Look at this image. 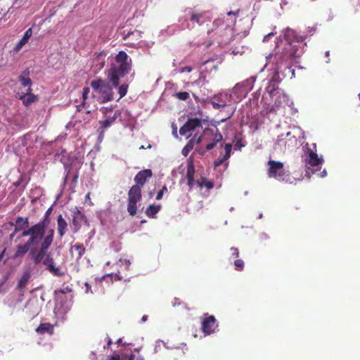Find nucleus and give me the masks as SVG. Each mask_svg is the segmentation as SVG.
<instances>
[{
    "mask_svg": "<svg viewBox=\"0 0 360 360\" xmlns=\"http://www.w3.org/2000/svg\"><path fill=\"white\" fill-rule=\"evenodd\" d=\"M202 18V13H196L193 12L191 17V21H192L193 22H196L200 25L201 23L200 20Z\"/></svg>",
    "mask_w": 360,
    "mask_h": 360,
    "instance_id": "39",
    "label": "nucleus"
},
{
    "mask_svg": "<svg viewBox=\"0 0 360 360\" xmlns=\"http://www.w3.org/2000/svg\"><path fill=\"white\" fill-rule=\"evenodd\" d=\"M52 212V207H49L45 212L44 216L40 221L37 224L40 225H43L44 227H47L50 224V214Z\"/></svg>",
    "mask_w": 360,
    "mask_h": 360,
    "instance_id": "31",
    "label": "nucleus"
},
{
    "mask_svg": "<svg viewBox=\"0 0 360 360\" xmlns=\"http://www.w3.org/2000/svg\"><path fill=\"white\" fill-rule=\"evenodd\" d=\"M176 97L181 101H186L189 98V94L186 91L178 92Z\"/></svg>",
    "mask_w": 360,
    "mask_h": 360,
    "instance_id": "40",
    "label": "nucleus"
},
{
    "mask_svg": "<svg viewBox=\"0 0 360 360\" xmlns=\"http://www.w3.org/2000/svg\"><path fill=\"white\" fill-rule=\"evenodd\" d=\"M234 266L237 271H242L244 268V262L242 259H236L234 261Z\"/></svg>",
    "mask_w": 360,
    "mask_h": 360,
    "instance_id": "41",
    "label": "nucleus"
},
{
    "mask_svg": "<svg viewBox=\"0 0 360 360\" xmlns=\"http://www.w3.org/2000/svg\"><path fill=\"white\" fill-rule=\"evenodd\" d=\"M141 199V188L139 185L132 186L128 191L127 211L131 216L136 214L137 202Z\"/></svg>",
    "mask_w": 360,
    "mask_h": 360,
    "instance_id": "6",
    "label": "nucleus"
},
{
    "mask_svg": "<svg viewBox=\"0 0 360 360\" xmlns=\"http://www.w3.org/2000/svg\"><path fill=\"white\" fill-rule=\"evenodd\" d=\"M168 191V189H167V187L166 185H164L162 188V189L158 193L156 197H155V199L159 200H161L162 196H163V194L165 193H167Z\"/></svg>",
    "mask_w": 360,
    "mask_h": 360,
    "instance_id": "42",
    "label": "nucleus"
},
{
    "mask_svg": "<svg viewBox=\"0 0 360 360\" xmlns=\"http://www.w3.org/2000/svg\"><path fill=\"white\" fill-rule=\"evenodd\" d=\"M228 165H229V163H228V162H226V163L225 164L226 167H228Z\"/></svg>",
    "mask_w": 360,
    "mask_h": 360,
    "instance_id": "56",
    "label": "nucleus"
},
{
    "mask_svg": "<svg viewBox=\"0 0 360 360\" xmlns=\"http://www.w3.org/2000/svg\"><path fill=\"white\" fill-rule=\"evenodd\" d=\"M73 216H78L79 217H80V219H85L86 222L87 221L86 216L84 214H82L81 212V211L79 210H78L77 208H76V210L74 211Z\"/></svg>",
    "mask_w": 360,
    "mask_h": 360,
    "instance_id": "43",
    "label": "nucleus"
},
{
    "mask_svg": "<svg viewBox=\"0 0 360 360\" xmlns=\"http://www.w3.org/2000/svg\"><path fill=\"white\" fill-rule=\"evenodd\" d=\"M210 103L215 110L228 107L226 104V95L219 94L213 96L210 99Z\"/></svg>",
    "mask_w": 360,
    "mask_h": 360,
    "instance_id": "14",
    "label": "nucleus"
},
{
    "mask_svg": "<svg viewBox=\"0 0 360 360\" xmlns=\"http://www.w3.org/2000/svg\"><path fill=\"white\" fill-rule=\"evenodd\" d=\"M32 28L27 29L25 31L22 38L15 45V46L14 48V51H15L17 52L19 51L22 48V46H25L28 42V40L32 37Z\"/></svg>",
    "mask_w": 360,
    "mask_h": 360,
    "instance_id": "23",
    "label": "nucleus"
},
{
    "mask_svg": "<svg viewBox=\"0 0 360 360\" xmlns=\"http://www.w3.org/2000/svg\"><path fill=\"white\" fill-rule=\"evenodd\" d=\"M269 169H268V176L270 178H275L278 180H283L284 179V168L283 164L281 162H277L275 160H269L268 162Z\"/></svg>",
    "mask_w": 360,
    "mask_h": 360,
    "instance_id": "8",
    "label": "nucleus"
},
{
    "mask_svg": "<svg viewBox=\"0 0 360 360\" xmlns=\"http://www.w3.org/2000/svg\"><path fill=\"white\" fill-rule=\"evenodd\" d=\"M218 327L217 320L212 315L208 314H204V318L201 323V329L205 335L214 333Z\"/></svg>",
    "mask_w": 360,
    "mask_h": 360,
    "instance_id": "9",
    "label": "nucleus"
},
{
    "mask_svg": "<svg viewBox=\"0 0 360 360\" xmlns=\"http://www.w3.org/2000/svg\"><path fill=\"white\" fill-rule=\"evenodd\" d=\"M18 80L22 86H28V88H31L32 80L30 77L29 69H26L22 72V74L18 77Z\"/></svg>",
    "mask_w": 360,
    "mask_h": 360,
    "instance_id": "25",
    "label": "nucleus"
},
{
    "mask_svg": "<svg viewBox=\"0 0 360 360\" xmlns=\"http://www.w3.org/2000/svg\"><path fill=\"white\" fill-rule=\"evenodd\" d=\"M109 79H103L101 78H96L91 81L90 86L95 93L94 96L96 97L97 101L100 103L109 102L113 99V89L112 84Z\"/></svg>",
    "mask_w": 360,
    "mask_h": 360,
    "instance_id": "3",
    "label": "nucleus"
},
{
    "mask_svg": "<svg viewBox=\"0 0 360 360\" xmlns=\"http://www.w3.org/2000/svg\"><path fill=\"white\" fill-rule=\"evenodd\" d=\"M146 319H147V316H143L142 317V321H145Z\"/></svg>",
    "mask_w": 360,
    "mask_h": 360,
    "instance_id": "52",
    "label": "nucleus"
},
{
    "mask_svg": "<svg viewBox=\"0 0 360 360\" xmlns=\"http://www.w3.org/2000/svg\"><path fill=\"white\" fill-rule=\"evenodd\" d=\"M202 127L201 120L198 118L189 119L179 129V134L186 138L191 136V132Z\"/></svg>",
    "mask_w": 360,
    "mask_h": 360,
    "instance_id": "10",
    "label": "nucleus"
},
{
    "mask_svg": "<svg viewBox=\"0 0 360 360\" xmlns=\"http://www.w3.org/2000/svg\"><path fill=\"white\" fill-rule=\"evenodd\" d=\"M202 141V136H198L197 134H195L191 139L188 141V142L186 143V145L184 146V148L182 150V153L184 155H187L188 153L193 150L194 145L195 143H199Z\"/></svg>",
    "mask_w": 360,
    "mask_h": 360,
    "instance_id": "21",
    "label": "nucleus"
},
{
    "mask_svg": "<svg viewBox=\"0 0 360 360\" xmlns=\"http://www.w3.org/2000/svg\"><path fill=\"white\" fill-rule=\"evenodd\" d=\"M115 60V63H112L110 68L105 71V75L107 79H109L113 86L117 87L119 86L120 78L131 71L132 61L124 51H119Z\"/></svg>",
    "mask_w": 360,
    "mask_h": 360,
    "instance_id": "1",
    "label": "nucleus"
},
{
    "mask_svg": "<svg viewBox=\"0 0 360 360\" xmlns=\"http://www.w3.org/2000/svg\"><path fill=\"white\" fill-rule=\"evenodd\" d=\"M145 222H146L145 220L141 221V223H145Z\"/></svg>",
    "mask_w": 360,
    "mask_h": 360,
    "instance_id": "58",
    "label": "nucleus"
},
{
    "mask_svg": "<svg viewBox=\"0 0 360 360\" xmlns=\"http://www.w3.org/2000/svg\"><path fill=\"white\" fill-rule=\"evenodd\" d=\"M281 72V68L280 67H276V72H274L271 81L276 83L280 82L282 80V78L280 77V73Z\"/></svg>",
    "mask_w": 360,
    "mask_h": 360,
    "instance_id": "38",
    "label": "nucleus"
},
{
    "mask_svg": "<svg viewBox=\"0 0 360 360\" xmlns=\"http://www.w3.org/2000/svg\"><path fill=\"white\" fill-rule=\"evenodd\" d=\"M72 291V289L70 288H69L68 286H67L66 288H63V289H60L59 290V292L62 294H65L68 292H71Z\"/></svg>",
    "mask_w": 360,
    "mask_h": 360,
    "instance_id": "46",
    "label": "nucleus"
},
{
    "mask_svg": "<svg viewBox=\"0 0 360 360\" xmlns=\"http://www.w3.org/2000/svg\"><path fill=\"white\" fill-rule=\"evenodd\" d=\"M112 343V340L110 338H107V345L104 346V348H109Z\"/></svg>",
    "mask_w": 360,
    "mask_h": 360,
    "instance_id": "49",
    "label": "nucleus"
},
{
    "mask_svg": "<svg viewBox=\"0 0 360 360\" xmlns=\"http://www.w3.org/2000/svg\"><path fill=\"white\" fill-rule=\"evenodd\" d=\"M255 80L254 77H250L242 82L237 83L234 86L233 90L237 92L241 89L242 93H248L252 89Z\"/></svg>",
    "mask_w": 360,
    "mask_h": 360,
    "instance_id": "15",
    "label": "nucleus"
},
{
    "mask_svg": "<svg viewBox=\"0 0 360 360\" xmlns=\"http://www.w3.org/2000/svg\"><path fill=\"white\" fill-rule=\"evenodd\" d=\"M135 356L134 354H131L129 356L126 354L122 355L120 356L119 354H114L112 356H108L106 360H134Z\"/></svg>",
    "mask_w": 360,
    "mask_h": 360,
    "instance_id": "32",
    "label": "nucleus"
},
{
    "mask_svg": "<svg viewBox=\"0 0 360 360\" xmlns=\"http://www.w3.org/2000/svg\"><path fill=\"white\" fill-rule=\"evenodd\" d=\"M42 263L46 266V269L53 276L61 277L65 275V272L61 270L60 266H55L54 259L49 253L46 255Z\"/></svg>",
    "mask_w": 360,
    "mask_h": 360,
    "instance_id": "11",
    "label": "nucleus"
},
{
    "mask_svg": "<svg viewBox=\"0 0 360 360\" xmlns=\"http://www.w3.org/2000/svg\"><path fill=\"white\" fill-rule=\"evenodd\" d=\"M230 251L236 257L238 258L239 257V251L237 248L232 247L231 248Z\"/></svg>",
    "mask_w": 360,
    "mask_h": 360,
    "instance_id": "45",
    "label": "nucleus"
},
{
    "mask_svg": "<svg viewBox=\"0 0 360 360\" xmlns=\"http://www.w3.org/2000/svg\"><path fill=\"white\" fill-rule=\"evenodd\" d=\"M193 70V68L190 66H185L184 68H183L181 69V72H191Z\"/></svg>",
    "mask_w": 360,
    "mask_h": 360,
    "instance_id": "48",
    "label": "nucleus"
},
{
    "mask_svg": "<svg viewBox=\"0 0 360 360\" xmlns=\"http://www.w3.org/2000/svg\"><path fill=\"white\" fill-rule=\"evenodd\" d=\"M121 115L120 110H116L113 116L108 117L103 122H100L101 126L103 129H107L110 127L115 121V120Z\"/></svg>",
    "mask_w": 360,
    "mask_h": 360,
    "instance_id": "28",
    "label": "nucleus"
},
{
    "mask_svg": "<svg viewBox=\"0 0 360 360\" xmlns=\"http://www.w3.org/2000/svg\"><path fill=\"white\" fill-rule=\"evenodd\" d=\"M204 135L206 141H208L205 146L207 150H211L215 148L218 143H220V146H222L221 142L223 136L217 128H215V129L206 128L204 130Z\"/></svg>",
    "mask_w": 360,
    "mask_h": 360,
    "instance_id": "7",
    "label": "nucleus"
},
{
    "mask_svg": "<svg viewBox=\"0 0 360 360\" xmlns=\"http://www.w3.org/2000/svg\"><path fill=\"white\" fill-rule=\"evenodd\" d=\"M89 87H84L83 91H82V98H83V102L80 105H77V108L78 111H81L82 108L84 107L85 104V101L87 98L88 94L89 93Z\"/></svg>",
    "mask_w": 360,
    "mask_h": 360,
    "instance_id": "35",
    "label": "nucleus"
},
{
    "mask_svg": "<svg viewBox=\"0 0 360 360\" xmlns=\"http://www.w3.org/2000/svg\"><path fill=\"white\" fill-rule=\"evenodd\" d=\"M30 277H31L30 271L28 270L25 271L18 282L17 288L18 290H22L24 288H25V286L28 283V281H29Z\"/></svg>",
    "mask_w": 360,
    "mask_h": 360,
    "instance_id": "27",
    "label": "nucleus"
},
{
    "mask_svg": "<svg viewBox=\"0 0 360 360\" xmlns=\"http://www.w3.org/2000/svg\"><path fill=\"white\" fill-rule=\"evenodd\" d=\"M323 162L322 158H319L318 155L312 150L309 151V158L306 160V162L312 167L319 166Z\"/></svg>",
    "mask_w": 360,
    "mask_h": 360,
    "instance_id": "24",
    "label": "nucleus"
},
{
    "mask_svg": "<svg viewBox=\"0 0 360 360\" xmlns=\"http://www.w3.org/2000/svg\"><path fill=\"white\" fill-rule=\"evenodd\" d=\"M225 154L222 158H218L214 162V167L217 168L223 164L225 161H226L230 157L232 150V144L231 143H226L224 146Z\"/></svg>",
    "mask_w": 360,
    "mask_h": 360,
    "instance_id": "19",
    "label": "nucleus"
},
{
    "mask_svg": "<svg viewBox=\"0 0 360 360\" xmlns=\"http://www.w3.org/2000/svg\"><path fill=\"white\" fill-rule=\"evenodd\" d=\"M131 36L135 37V39L138 40L141 37V32L136 30L131 32H129L123 37V39L127 40L131 37Z\"/></svg>",
    "mask_w": 360,
    "mask_h": 360,
    "instance_id": "36",
    "label": "nucleus"
},
{
    "mask_svg": "<svg viewBox=\"0 0 360 360\" xmlns=\"http://www.w3.org/2000/svg\"><path fill=\"white\" fill-rule=\"evenodd\" d=\"M70 252L72 257L79 260L84 255L86 249L82 243H75L71 245Z\"/></svg>",
    "mask_w": 360,
    "mask_h": 360,
    "instance_id": "16",
    "label": "nucleus"
},
{
    "mask_svg": "<svg viewBox=\"0 0 360 360\" xmlns=\"http://www.w3.org/2000/svg\"><path fill=\"white\" fill-rule=\"evenodd\" d=\"M195 167L192 162H188L187 165V170H186V179L188 180V186L189 187V191H191L193 188V185L195 183L194 176H195Z\"/></svg>",
    "mask_w": 360,
    "mask_h": 360,
    "instance_id": "17",
    "label": "nucleus"
},
{
    "mask_svg": "<svg viewBox=\"0 0 360 360\" xmlns=\"http://www.w3.org/2000/svg\"><path fill=\"white\" fill-rule=\"evenodd\" d=\"M85 221V219H80V217L78 216H73L72 224L73 226V232L77 233L81 228L80 221Z\"/></svg>",
    "mask_w": 360,
    "mask_h": 360,
    "instance_id": "34",
    "label": "nucleus"
},
{
    "mask_svg": "<svg viewBox=\"0 0 360 360\" xmlns=\"http://www.w3.org/2000/svg\"><path fill=\"white\" fill-rule=\"evenodd\" d=\"M198 186L200 188L205 187L207 190H210L214 187V182L211 180L207 179L205 176H201L196 181Z\"/></svg>",
    "mask_w": 360,
    "mask_h": 360,
    "instance_id": "29",
    "label": "nucleus"
},
{
    "mask_svg": "<svg viewBox=\"0 0 360 360\" xmlns=\"http://www.w3.org/2000/svg\"><path fill=\"white\" fill-rule=\"evenodd\" d=\"M32 248V247L30 245H29L27 242H26L23 245H18L16 246L15 252L13 257V259H18V258L22 257L23 256L25 255V254L27 252H30V250Z\"/></svg>",
    "mask_w": 360,
    "mask_h": 360,
    "instance_id": "20",
    "label": "nucleus"
},
{
    "mask_svg": "<svg viewBox=\"0 0 360 360\" xmlns=\"http://www.w3.org/2000/svg\"><path fill=\"white\" fill-rule=\"evenodd\" d=\"M161 205H150L146 210V214L149 218H155L156 214L160 210Z\"/></svg>",
    "mask_w": 360,
    "mask_h": 360,
    "instance_id": "30",
    "label": "nucleus"
},
{
    "mask_svg": "<svg viewBox=\"0 0 360 360\" xmlns=\"http://www.w3.org/2000/svg\"><path fill=\"white\" fill-rule=\"evenodd\" d=\"M244 146L241 143V140L239 139L238 140L236 143H235V147L238 148V149H240L242 147H243Z\"/></svg>",
    "mask_w": 360,
    "mask_h": 360,
    "instance_id": "47",
    "label": "nucleus"
},
{
    "mask_svg": "<svg viewBox=\"0 0 360 360\" xmlns=\"http://www.w3.org/2000/svg\"><path fill=\"white\" fill-rule=\"evenodd\" d=\"M139 148H140V149H144V148H145V147H144L143 146H141Z\"/></svg>",
    "mask_w": 360,
    "mask_h": 360,
    "instance_id": "55",
    "label": "nucleus"
},
{
    "mask_svg": "<svg viewBox=\"0 0 360 360\" xmlns=\"http://www.w3.org/2000/svg\"><path fill=\"white\" fill-rule=\"evenodd\" d=\"M227 112H229V114H228L227 117H224V118H222V119L221 120V122H223L226 121L228 119H229V118L233 115V112H234V110H233V109L231 108L229 110H227Z\"/></svg>",
    "mask_w": 360,
    "mask_h": 360,
    "instance_id": "44",
    "label": "nucleus"
},
{
    "mask_svg": "<svg viewBox=\"0 0 360 360\" xmlns=\"http://www.w3.org/2000/svg\"><path fill=\"white\" fill-rule=\"evenodd\" d=\"M326 56H329V51H326Z\"/></svg>",
    "mask_w": 360,
    "mask_h": 360,
    "instance_id": "54",
    "label": "nucleus"
},
{
    "mask_svg": "<svg viewBox=\"0 0 360 360\" xmlns=\"http://www.w3.org/2000/svg\"><path fill=\"white\" fill-rule=\"evenodd\" d=\"M302 51L297 44L287 43L284 45L281 50L278 48V51L270 56L271 59L276 63V67L283 65L292 64V61L301 56Z\"/></svg>",
    "mask_w": 360,
    "mask_h": 360,
    "instance_id": "2",
    "label": "nucleus"
},
{
    "mask_svg": "<svg viewBox=\"0 0 360 360\" xmlns=\"http://www.w3.org/2000/svg\"><path fill=\"white\" fill-rule=\"evenodd\" d=\"M29 227V218L18 217L15 223V233L27 230Z\"/></svg>",
    "mask_w": 360,
    "mask_h": 360,
    "instance_id": "18",
    "label": "nucleus"
},
{
    "mask_svg": "<svg viewBox=\"0 0 360 360\" xmlns=\"http://www.w3.org/2000/svg\"><path fill=\"white\" fill-rule=\"evenodd\" d=\"M36 332L39 334L49 333L52 335L53 333V326L50 323H42L36 328Z\"/></svg>",
    "mask_w": 360,
    "mask_h": 360,
    "instance_id": "26",
    "label": "nucleus"
},
{
    "mask_svg": "<svg viewBox=\"0 0 360 360\" xmlns=\"http://www.w3.org/2000/svg\"><path fill=\"white\" fill-rule=\"evenodd\" d=\"M77 179V175L76 174L75 176H74V180L76 181Z\"/></svg>",
    "mask_w": 360,
    "mask_h": 360,
    "instance_id": "53",
    "label": "nucleus"
},
{
    "mask_svg": "<svg viewBox=\"0 0 360 360\" xmlns=\"http://www.w3.org/2000/svg\"><path fill=\"white\" fill-rule=\"evenodd\" d=\"M32 88H28L25 94H22L18 96V99L22 101V103L28 107L32 103L37 102L39 97L32 93Z\"/></svg>",
    "mask_w": 360,
    "mask_h": 360,
    "instance_id": "13",
    "label": "nucleus"
},
{
    "mask_svg": "<svg viewBox=\"0 0 360 360\" xmlns=\"http://www.w3.org/2000/svg\"><path fill=\"white\" fill-rule=\"evenodd\" d=\"M282 74L283 77L292 79L295 77V70L291 68V64L285 65L284 72Z\"/></svg>",
    "mask_w": 360,
    "mask_h": 360,
    "instance_id": "33",
    "label": "nucleus"
},
{
    "mask_svg": "<svg viewBox=\"0 0 360 360\" xmlns=\"http://www.w3.org/2000/svg\"><path fill=\"white\" fill-rule=\"evenodd\" d=\"M290 134V132L287 133V136H289Z\"/></svg>",
    "mask_w": 360,
    "mask_h": 360,
    "instance_id": "57",
    "label": "nucleus"
},
{
    "mask_svg": "<svg viewBox=\"0 0 360 360\" xmlns=\"http://www.w3.org/2000/svg\"><path fill=\"white\" fill-rule=\"evenodd\" d=\"M153 176V172L150 169H143L139 171L136 176H134V181L136 183L135 185H139V187L141 188L147 181V180L151 178Z\"/></svg>",
    "mask_w": 360,
    "mask_h": 360,
    "instance_id": "12",
    "label": "nucleus"
},
{
    "mask_svg": "<svg viewBox=\"0 0 360 360\" xmlns=\"http://www.w3.org/2000/svg\"><path fill=\"white\" fill-rule=\"evenodd\" d=\"M68 223L65 219L60 214L57 218L58 234L60 238H63L66 233Z\"/></svg>",
    "mask_w": 360,
    "mask_h": 360,
    "instance_id": "22",
    "label": "nucleus"
},
{
    "mask_svg": "<svg viewBox=\"0 0 360 360\" xmlns=\"http://www.w3.org/2000/svg\"><path fill=\"white\" fill-rule=\"evenodd\" d=\"M54 233L55 231L53 229H50L48 230L47 234L41 242L40 248L37 252L34 247H32V248L30 249V257L34 264L37 265L43 262V260L49 254L47 253V250L53 243Z\"/></svg>",
    "mask_w": 360,
    "mask_h": 360,
    "instance_id": "4",
    "label": "nucleus"
},
{
    "mask_svg": "<svg viewBox=\"0 0 360 360\" xmlns=\"http://www.w3.org/2000/svg\"><path fill=\"white\" fill-rule=\"evenodd\" d=\"M15 231L10 235V238H13V237L15 235Z\"/></svg>",
    "mask_w": 360,
    "mask_h": 360,
    "instance_id": "51",
    "label": "nucleus"
},
{
    "mask_svg": "<svg viewBox=\"0 0 360 360\" xmlns=\"http://www.w3.org/2000/svg\"><path fill=\"white\" fill-rule=\"evenodd\" d=\"M129 85L127 84H123L118 87V94H120V97L117 99L123 98L127 94Z\"/></svg>",
    "mask_w": 360,
    "mask_h": 360,
    "instance_id": "37",
    "label": "nucleus"
},
{
    "mask_svg": "<svg viewBox=\"0 0 360 360\" xmlns=\"http://www.w3.org/2000/svg\"><path fill=\"white\" fill-rule=\"evenodd\" d=\"M47 232L48 231H46V227H44L43 225L36 224L31 226L27 230L22 231L21 236L22 237L29 236V239L27 240V242L32 247H35L39 243L41 244V242L46 237Z\"/></svg>",
    "mask_w": 360,
    "mask_h": 360,
    "instance_id": "5",
    "label": "nucleus"
},
{
    "mask_svg": "<svg viewBox=\"0 0 360 360\" xmlns=\"http://www.w3.org/2000/svg\"><path fill=\"white\" fill-rule=\"evenodd\" d=\"M326 174H327V172H326V169H324V170L321 172V176L323 177V176H325L326 175Z\"/></svg>",
    "mask_w": 360,
    "mask_h": 360,
    "instance_id": "50",
    "label": "nucleus"
}]
</instances>
